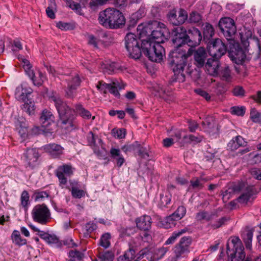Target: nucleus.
I'll use <instances>...</instances> for the list:
<instances>
[{"mask_svg": "<svg viewBox=\"0 0 261 261\" xmlns=\"http://www.w3.org/2000/svg\"><path fill=\"white\" fill-rule=\"evenodd\" d=\"M172 41L175 48L170 53L168 62L176 76V80L179 82H184L186 76L193 78V74H197V70L190 60L191 48L189 49V54L180 48L187 44V34L186 30L182 28L175 29Z\"/></svg>", "mask_w": 261, "mask_h": 261, "instance_id": "f257e3e1", "label": "nucleus"}, {"mask_svg": "<svg viewBox=\"0 0 261 261\" xmlns=\"http://www.w3.org/2000/svg\"><path fill=\"white\" fill-rule=\"evenodd\" d=\"M169 35L168 30L165 25L158 22L156 30L152 31L146 39L142 40V52L150 61L155 62L162 61L165 54V50L161 43L167 40Z\"/></svg>", "mask_w": 261, "mask_h": 261, "instance_id": "f03ea898", "label": "nucleus"}, {"mask_svg": "<svg viewBox=\"0 0 261 261\" xmlns=\"http://www.w3.org/2000/svg\"><path fill=\"white\" fill-rule=\"evenodd\" d=\"M49 99L51 101L54 102L59 114V121L62 124V126H65V128L67 129H72L74 126V110L70 108L57 95L51 96Z\"/></svg>", "mask_w": 261, "mask_h": 261, "instance_id": "7ed1b4c3", "label": "nucleus"}, {"mask_svg": "<svg viewBox=\"0 0 261 261\" xmlns=\"http://www.w3.org/2000/svg\"><path fill=\"white\" fill-rule=\"evenodd\" d=\"M99 22L106 28L116 29L124 25L125 19L119 10L107 8L99 14Z\"/></svg>", "mask_w": 261, "mask_h": 261, "instance_id": "20e7f679", "label": "nucleus"}, {"mask_svg": "<svg viewBox=\"0 0 261 261\" xmlns=\"http://www.w3.org/2000/svg\"><path fill=\"white\" fill-rule=\"evenodd\" d=\"M124 40L125 48L129 57L135 59H139L142 49L139 45L136 35L133 33H128L125 36Z\"/></svg>", "mask_w": 261, "mask_h": 261, "instance_id": "39448f33", "label": "nucleus"}, {"mask_svg": "<svg viewBox=\"0 0 261 261\" xmlns=\"http://www.w3.org/2000/svg\"><path fill=\"white\" fill-rule=\"evenodd\" d=\"M126 84L121 80L113 79L111 83H106L103 81H99V90L103 91L106 93L109 91L111 94L118 98H120V94L118 90L124 89Z\"/></svg>", "mask_w": 261, "mask_h": 261, "instance_id": "423d86ee", "label": "nucleus"}, {"mask_svg": "<svg viewBox=\"0 0 261 261\" xmlns=\"http://www.w3.org/2000/svg\"><path fill=\"white\" fill-rule=\"evenodd\" d=\"M227 51V47L222 41L217 38L208 43V51L213 58L219 60Z\"/></svg>", "mask_w": 261, "mask_h": 261, "instance_id": "0eeeda50", "label": "nucleus"}, {"mask_svg": "<svg viewBox=\"0 0 261 261\" xmlns=\"http://www.w3.org/2000/svg\"><path fill=\"white\" fill-rule=\"evenodd\" d=\"M219 27L228 41H233V36L237 30L232 19L230 17L221 18L219 22Z\"/></svg>", "mask_w": 261, "mask_h": 261, "instance_id": "6e6552de", "label": "nucleus"}, {"mask_svg": "<svg viewBox=\"0 0 261 261\" xmlns=\"http://www.w3.org/2000/svg\"><path fill=\"white\" fill-rule=\"evenodd\" d=\"M234 192H242L241 195L238 197V200L240 203H247L255 194L254 188L248 186L247 184L241 182L235 185L233 187Z\"/></svg>", "mask_w": 261, "mask_h": 261, "instance_id": "1a4fd4ad", "label": "nucleus"}, {"mask_svg": "<svg viewBox=\"0 0 261 261\" xmlns=\"http://www.w3.org/2000/svg\"><path fill=\"white\" fill-rule=\"evenodd\" d=\"M39 154L36 148H28L21 157L24 166L29 169H34L38 165Z\"/></svg>", "mask_w": 261, "mask_h": 261, "instance_id": "9d476101", "label": "nucleus"}, {"mask_svg": "<svg viewBox=\"0 0 261 261\" xmlns=\"http://www.w3.org/2000/svg\"><path fill=\"white\" fill-rule=\"evenodd\" d=\"M34 221L41 224H46L50 217L49 210L45 204L36 205L32 212Z\"/></svg>", "mask_w": 261, "mask_h": 261, "instance_id": "9b49d317", "label": "nucleus"}, {"mask_svg": "<svg viewBox=\"0 0 261 261\" xmlns=\"http://www.w3.org/2000/svg\"><path fill=\"white\" fill-rule=\"evenodd\" d=\"M228 56L232 61L237 64H242L246 59L244 50L240 47L238 43L230 41Z\"/></svg>", "mask_w": 261, "mask_h": 261, "instance_id": "f8f14e48", "label": "nucleus"}, {"mask_svg": "<svg viewBox=\"0 0 261 261\" xmlns=\"http://www.w3.org/2000/svg\"><path fill=\"white\" fill-rule=\"evenodd\" d=\"M255 230L257 232L256 238L259 246H261V223L258 227L254 229H246L242 233L241 237L245 245L246 248L248 250L252 249V242L253 231Z\"/></svg>", "mask_w": 261, "mask_h": 261, "instance_id": "ddd939ff", "label": "nucleus"}, {"mask_svg": "<svg viewBox=\"0 0 261 261\" xmlns=\"http://www.w3.org/2000/svg\"><path fill=\"white\" fill-rule=\"evenodd\" d=\"M169 250L168 247H163L158 249L145 248L141 250V255L146 256L149 261H158L163 257Z\"/></svg>", "mask_w": 261, "mask_h": 261, "instance_id": "4468645a", "label": "nucleus"}, {"mask_svg": "<svg viewBox=\"0 0 261 261\" xmlns=\"http://www.w3.org/2000/svg\"><path fill=\"white\" fill-rule=\"evenodd\" d=\"M73 168L70 165L65 164L58 167L56 175L58 177L60 185H65L67 182V177L73 174Z\"/></svg>", "mask_w": 261, "mask_h": 261, "instance_id": "2eb2a0df", "label": "nucleus"}, {"mask_svg": "<svg viewBox=\"0 0 261 261\" xmlns=\"http://www.w3.org/2000/svg\"><path fill=\"white\" fill-rule=\"evenodd\" d=\"M40 123L45 130L50 132L53 130L51 125L55 123V116L50 111L44 109L41 114Z\"/></svg>", "mask_w": 261, "mask_h": 261, "instance_id": "dca6fc26", "label": "nucleus"}, {"mask_svg": "<svg viewBox=\"0 0 261 261\" xmlns=\"http://www.w3.org/2000/svg\"><path fill=\"white\" fill-rule=\"evenodd\" d=\"M241 250H236L231 251L229 247L228 244H227V254L228 256V259L230 261H254V258L249 256H246L244 249Z\"/></svg>", "mask_w": 261, "mask_h": 261, "instance_id": "f3484780", "label": "nucleus"}, {"mask_svg": "<svg viewBox=\"0 0 261 261\" xmlns=\"http://www.w3.org/2000/svg\"><path fill=\"white\" fill-rule=\"evenodd\" d=\"M65 81L67 83L66 94L69 97H72L74 96L77 87L80 86L81 80L78 75L75 74L72 76H67Z\"/></svg>", "mask_w": 261, "mask_h": 261, "instance_id": "a211bd4d", "label": "nucleus"}, {"mask_svg": "<svg viewBox=\"0 0 261 261\" xmlns=\"http://www.w3.org/2000/svg\"><path fill=\"white\" fill-rule=\"evenodd\" d=\"M202 36L199 30L193 28L188 31L187 34V45L191 47L196 46L200 43Z\"/></svg>", "mask_w": 261, "mask_h": 261, "instance_id": "6ab92c4d", "label": "nucleus"}, {"mask_svg": "<svg viewBox=\"0 0 261 261\" xmlns=\"http://www.w3.org/2000/svg\"><path fill=\"white\" fill-rule=\"evenodd\" d=\"M187 13L184 10L181 9L177 15L174 11H171L168 14L169 21L174 25H179L184 23L187 19Z\"/></svg>", "mask_w": 261, "mask_h": 261, "instance_id": "aec40b11", "label": "nucleus"}, {"mask_svg": "<svg viewBox=\"0 0 261 261\" xmlns=\"http://www.w3.org/2000/svg\"><path fill=\"white\" fill-rule=\"evenodd\" d=\"M44 150L48 152L49 155L54 158H59L63 154V148L60 145L53 144H48L44 146Z\"/></svg>", "mask_w": 261, "mask_h": 261, "instance_id": "412c9836", "label": "nucleus"}, {"mask_svg": "<svg viewBox=\"0 0 261 261\" xmlns=\"http://www.w3.org/2000/svg\"><path fill=\"white\" fill-rule=\"evenodd\" d=\"M202 125L205 130L212 134L218 133V127L217 122L213 117H207L202 121Z\"/></svg>", "mask_w": 261, "mask_h": 261, "instance_id": "4be33fe9", "label": "nucleus"}, {"mask_svg": "<svg viewBox=\"0 0 261 261\" xmlns=\"http://www.w3.org/2000/svg\"><path fill=\"white\" fill-rule=\"evenodd\" d=\"M151 222V218L148 215H144L136 219L137 227L144 231H147L150 228Z\"/></svg>", "mask_w": 261, "mask_h": 261, "instance_id": "5701e85b", "label": "nucleus"}, {"mask_svg": "<svg viewBox=\"0 0 261 261\" xmlns=\"http://www.w3.org/2000/svg\"><path fill=\"white\" fill-rule=\"evenodd\" d=\"M195 64L198 67H201L205 64L207 57L206 53L203 47H199L194 53Z\"/></svg>", "mask_w": 261, "mask_h": 261, "instance_id": "b1692460", "label": "nucleus"}, {"mask_svg": "<svg viewBox=\"0 0 261 261\" xmlns=\"http://www.w3.org/2000/svg\"><path fill=\"white\" fill-rule=\"evenodd\" d=\"M218 60L209 59L207 60L205 67L207 73L211 75L215 76L218 74L219 63Z\"/></svg>", "mask_w": 261, "mask_h": 261, "instance_id": "393cba45", "label": "nucleus"}, {"mask_svg": "<svg viewBox=\"0 0 261 261\" xmlns=\"http://www.w3.org/2000/svg\"><path fill=\"white\" fill-rule=\"evenodd\" d=\"M100 69L104 73L112 74L119 69L118 64L110 61H102L100 63Z\"/></svg>", "mask_w": 261, "mask_h": 261, "instance_id": "a878e982", "label": "nucleus"}, {"mask_svg": "<svg viewBox=\"0 0 261 261\" xmlns=\"http://www.w3.org/2000/svg\"><path fill=\"white\" fill-rule=\"evenodd\" d=\"M247 142L245 141L244 138L241 136H237L232 138L228 143V149L234 151L239 148L240 147L244 146L246 145Z\"/></svg>", "mask_w": 261, "mask_h": 261, "instance_id": "bb28decb", "label": "nucleus"}, {"mask_svg": "<svg viewBox=\"0 0 261 261\" xmlns=\"http://www.w3.org/2000/svg\"><path fill=\"white\" fill-rule=\"evenodd\" d=\"M111 158L115 161L117 166L120 167L125 162V159L121 154L120 150L112 147L110 150Z\"/></svg>", "mask_w": 261, "mask_h": 261, "instance_id": "cd10ccee", "label": "nucleus"}, {"mask_svg": "<svg viewBox=\"0 0 261 261\" xmlns=\"http://www.w3.org/2000/svg\"><path fill=\"white\" fill-rule=\"evenodd\" d=\"M218 75H219L221 80L226 82H230L232 79L231 70L227 65H225L221 67L218 72Z\"/></svg>", "mask_w": 261, "mask_h": 261, "instance_id": "c85d7f7f", "label": "nucleus"}, {"mask_svg": "<svg viewBox=\"0 0 261 261\" xmlns=\"http://www.w3.org/2000/svg\"><path fill=\"white\" fill-rule=\"evenodd\" d=\"M217 213L211 212L208 213L206 211H200L196 213L195 218L197 221H200L202 220H205L209 221L216 217H217Z\"/></svg>", "mask_w": 261, "mask_h": 261, "instance_id": "c756f323", "label": "nucleus"}, {"mask_svg": "<svg viewBox=\"0 0 261 261\" xmlns=\"http://www.w3.org/2000/svg\"><path fill=\"white\" fill-rule=\"evenodd\" d=\"M12 242L16 245L22 246L27 244L26 239H22L19 231L15 230L11 234Z\"/></svg>", "mask_w": 261, "mask_h": 261, "instance_id": "7c9ffc66", "label": "nucleus"}, {"mask_svg": "<svg viewBox=\"0 0 261 261\" xmlns=\"http://www.w3.org/2000/svg\"><path fill=\"white\" fill-rule=\"evenodd\" d=\"M30 204L29 194L27 191L24 190L21 194L20 205L23 208L25 211H27Z\"/></svg>", "mask_w": 261, "mask_h": 261, "instance_id": "2f4dec72", "label": "nucleus"}, {"mask_svg": "<svg viewBox=\"0 0 261 261\" xmlns=\"http://www.w3.org/2000/svg\"><path fill=\"white\" fill-rule=\"evenodd\" d=\"M188 230V228L185 227L180 230L174 231L172 236L167 239L165 244L169 245L173 244L178 237L187 232Z\"/></svg>", "mask_w": 261, "mask_h": 261, "instance_id": "473e14b6", "label": "nucleus"}, {"mask_svg": "<svg viewBox=\"0 0 261 261\" xmlns=\"http://www.w3.org/2000/svg\"><path fill=\"white\" fill-rule=\"evenodd\" d=\"M97 228V225L93 222L87 223L82 229V232L84 237L87 238L89 234Z\"/></svg>", "mask_w": 261, "mask_h": 261, "instance_id": "72a5a7b5", "label": "nucleus"}, {"mask_svg": "<svg viewBox=\"0 0 261 261\" xmlns=\"http://www.w3.org/2000/svg\"><path fill=\"white\" fill-rule=\"evenodd\" d=\"M171 200V195L170 194L164 195L160 194V199L158 203V206L162 210L167 207V205L170 203Z\"/></svg>", "mask_w": 261, "mask_h": 261, "instance_id": "f704fd0d", "label": "nucleus"}, {"mask_svg": "<svg viewBox=\"0 0 261 261\" xmlns=\"http://www.w3.org/2000/svg\"><path fill=\"white\" fill-rule=\"evenodd\" d=\"M75 111L83 119H88L91 118V114L90 112L86 110L82 105H77L75 106Z\"/></svg>", "mask_w": 261, "mask_h": 261, "instance_id": "c9c22d12", "label": "nucleus"}, {"mask_svg": "<svg viewBox=\"0 0 261 261\" xmlns=\"http://www.w3.org/2000/svg\"><path fill=\"white\" fill-rule=\"evenodd\" d=\"M204 39L209 40L214 34V30L213 26L210 23H206L203 28Z\"/></svg>", "mask_w": 261, "mask_h": 261, "instance_id": "e433bc0d", "label": "nucleus"}, {"mask_svg": "<svg viewBox=\"0 0 261 261\" xmlns=\"http://www.w3.org/2000/svg\"><path fill=\"white\" fill-rule=\"evenodd\" d=\"M190 252L189 249H187L180 244H177L174 247V253L177 258L184 256Z\"/></svg>", "mask_w": 261, "mask_h": 261, "instance_id": "4c0bfd02", "label": "nucleus"}, {"mask_svg": "<svg viewBox=\"0 0 261 261\" xmlns=\"http://www.w3.org/2000/svg\"><path fill=\"white\" fill-rule=\"evenodd\" d=\"M46 80V76L40 71H38L37 75H35V77L33 78L32 82L34 85L40 86L42 85L43 82Z\"/></svg>", "mask_w": 261, "mask_h": 261, "instance_id": "58836bf2", "label": "nucleus"}, {"mask_svg": "<svg viewBox=\"0 0 261 261\" xmlns=\"http://www.w3.org/2000/svg\"><path fill=\"white\" fill-rule=\"evenodd\" d=\"M67 5L76 13L82 15V8L80 3L74 2L73 0H67Z\"/></svg>", "mask_w": 261, "mask_h": 261, "instance_id": "ea45409f", "label": "nucleus"}, {"mask_svg": "<svg viewBox=\"0 0 261 261\" xmlns=\"http://www.w3.org/2000/svg\"><path fill=\"white\" fill-rule=\"evenodd\" d=\"M110 233L107 232L102 235L100 238L99 244L105 248H108L110 245Z\"/></svg>", "mask_w": 261, "mask_h": 261, "instance_id": "a19ab883", "label": "nucleus"}, {"mask_svg": "<svg viewBox=\"0 0 261 261\" xmlns=\"http://www.w3.org/2000/svg\"><path fill=\"white\" fill-rule=\"evenodd\" d=\"M87 141L88 145L92 148L95 153H98L97 151V146L95 144V140L94 134L92 132H90L87 136Z\"/></svg>", "mask_w": 261, "mask_h": 261, "instance_id": "79ce46f5", "label": "nucleus"}, {"mask_svg": "<svg viewBox=\"0 0 261 261\" xmlns=\"http://www.w3.org/2000/svg\"><path fill=\"white\" fill-rule=\"evenodd\" d=\"M140 147V144L138 142H135L131 144H126L123 146L121 148L122 151L125 153H127L129 152H131L137 150Z\"/></svg>", "mask_w": 261, "mask_h": 261, "instance_id": "37998d69", "label": "nucleus"}, {"mask_svg": "<svg viewBox=\"0 0 261 261\" xmlns=\"http://www.w3.org/2000/svg\"><path fill=\"white\" fill-rule=\"evenodd\" d=\"M16 98L19 101H25L28 99L26 95L23 91V88L18 86L16 88L15 93Z\"/></svg>", "mask_w": 261, "mask_h": 261, "instance_id": "c03bdc74", "label": "nucleus"}, {"mask_svg": "<svg viewBox=\"0 0 261 261\" xmlns=\"http://www.w3.org/2000/svg\"><path fill=\"white\" fill-rule=\"evenodd\" d=\"M136 231V229L134 227H121L120 228L119 231L120 235L122 237L124 236H129L133 234Z\"/></svg>", "mask_w": 261, "mask_h": 261, "instance_id": "a18cd8bd", "label": "nucleus"}, {"mask_svg": "<svg viewBox=\"0 0 261 261\" xmlns=\"http://www.w3.org/2000/svg\"><path fill=\"white\" fill-rule=\"evenodd\" d=\"M112 135L118 139L124 138L126 135V130L124 128H114L112 130Z\"/></svg>", "mask_w": 261, "mask_h": 261, "instance_id": "49530a36", "label": "nucleus"}, {"mask_svg": "<svg viewBox=\"0 0 261 261\" xmlns=\"http://www.w3.org/2000/svg\"><path fill=\"white\" fill-rule=\"evenodd\" d=\"M229 220L228 217H223L219 219H218L217 221L215 222L214 223H212L211 224V226L214 229H217L219 228L223 225H224L227 222V221Z\"/></svg>", "mask_w": 261, "mask_h": 261, "instance_id": "de8ad7c7", "label": "nucleus"}, {"mask_svg": "<svg viewBox=\"0 0 261 261\" xmlns=\"http://www.w3.org/2000/svg\"><path fill=\"white\" fill-rule=\"evenodd\" d=\"M250 118L254 122H261V113L257 111L254 108L250 111Z\"/></svg>", "mask_w": 261, "mask_h": 261, "instance_id": "09e8293b", "label": "nucleus"}, {"mask_svg": "<svg viewBox=\"0 0 261 261\" xmlns=\"http://www.w3.org/2000/svg\"><path fill=\"white\" fill-rule=\"evenodd\" d=\"M231 113L237 116H243L245 112V108L244 107L234 106L231 108Z\"/></svg>", "mask_w": 261, "mask_h": 261, "instance_id": "8fccbe9b", "label": "nucleus"}, {"mask_svg": "<svg viewBox=\"0 0 261 261\" xmlns=\"http://www.w3.org/2000/svg\"><path fill=\"white\" fill-rule=\"evenodd\" d=\"M190 187H192L193 189L200 190L201 189L203 186L201 182V180L198 178H194L190 181Z\"/></svg>", "mask_w": 261, "mask_h": 261, "instance_id": "3c124183", "label": "nucleus"}, {"mask_svg": "<svg viewBox=\"0 0 261 261\" xmlns=\"http://www.w3.org/2000/svg\"><path fill=\"white\" fill-rule=\"evenodd\" d=\"M18 133L22 138H25L28 136V127L25 123H20L19 127H17Z\"/></svg>", "mask_w": 261, "mask_h": 261, "instance_id": "603ef678", "label": "nucleus"}, {"mask_svg": "<svg viewBox=\"0 0 261 261\" xmlns=\"http://www.w3.org/2000/svg\"><path fill=\"white\" fill-rule=\"evenodd\" d=\"M231 243L233 244L234 251H240L241 250L240 249H243L244 248L242 243L239 237L233 238L231 240Z\"/></svg>", "mask_w": 261, "mask_h": 261, "instance_id": "864d4df0", "label": "nucleus"}, {"mask_svg": "<svg viewBox=\"0 0 261 261\" xmlns=\"http://www.w3.org/2000/svg\"><path fill=\"white\" fill-rule=\"evenodd\" d=\"M35 201H42L45 198L49 197L48 194L45 191H36L34 194Z\"/></svg>", "mask_w": 261, "mask_h": 261, "instance_id": "5fc2aeb1", "label": "nucleus"}, {"mask_svg": "<svg viewBox=\"0 0 261 261\" xmlns=\"http://www.w3.org/2000/svg\"><path fill=\"white\" fill-rule=\"evenodd\" d=\"M136 251L133 247H129V249L126 250L123 256L129 261H132L135 258Z\"/></svg>", "mask_w": 261, "mask_h": 261, "instance_id": "6e6d98bb", "label": "nucleus"}, {"mask_svg": "<svg viewBox=\"0 0 261 261\" xmlns=\"http://www.w3.org/2000/svg\"><path fill=\"white\" fill-rule=\"evenodd\" d=\"M71 193L73 197L75 198H81L85 195V192L83 190H80L76 187H72L71 189Z\"/></svg>", "mask_w": 261, "mask_h": 261, "instance_id": "4d7b16f0", "label": "nucleus"}, {"mask_svg": "<svg viewBox=\"0 0 261 261\" xmlns=\"http://www.w3.org/2000/svg\"><path fill=\"white\" fill-rule=\"evenodd\" d=\"M99 258L101 261H113L114 259V254L113 252L107 251L101 255H99Z\"/></svg>", "mask_w": 261, "mask_h": 261, "instance_id": "13d9d810", "label": "nucleus"}, {"mask_svg": "<svg viewBox=\"0 0 261 261\" xmlns=\"http://www.w3.org/2000/svg\"><path fill=\"white\" fill-rule=\"evenodd\" d=\"M201 20V15L197 12H192L189 16V21L191 23H198Z\"/></svg>", "mask_w": 261, "mask_h": 261, "instance_id": "bf43d9fd", "label": "nucleus"}, {"mask_svg": "<svg viewBox=\"0 0 261 261\" xmlns=\"http://www.w3.org/2000/svg\"><path fill=\"white\" fill-rule=\"evenodd\" d=\"M22 109L30 115L34 113V106L31 102L30 103H24V104L23 105Z\"/></svg>", "mask_w": 261, "mask_h": 261, "instance_id": "052dcab7", "label": "nucleus"}, {"mask_svg": "<svg viewBox=\"0 0 261 261\" xmlns=\"http://www.w3.org/2000/svg\"><path fill=\"white\" fill-rule=\"evenodd\" d=\"M191 242L192 239L191 237H184L180 239L178 244H180V245L187 248V249H189V246L191 244Z\"/></svg>", "mask_w": 261, "mask_h": 261, "instance_id": "680f3d73", "label": "nucleus"}, {"mask_svg": "<svg viewBox=\"0 0 261 261\" xmlns=\"http://www.w3.org/2000/svg\"><path fill=\"white\" fill-rule=\"evenodd\" d=\"M186 211V207L184 206L181 205L178 207L174 213L176 216H177L176 217L177 219H181L185 216Z\"/></svg>", "mask_w": 261, "mask_h": 261, "instance_id": "e2e57ef3", "label": "nucleus"}, {"mask_svg": "<svg viewBox=\"0 0 261 261\" xmlns=\"http://www.w3.org/2000/svg\"><path fill=\"white\" fill-rule=\"evenodd\" d=\"M69 256L71 258H74L75 259H76L77 260L80 261L82 259L83 257V254L77 250H72L69 252Z\"/></svg>", "mask_w": 261, "mask_h": 261, "instance_id": "0e129e2a", "label": "nucleus"}, {"mask_svg": "<svg viewBox=\"0 0 261 261\" xmlns=\"http://www.w3.org/2000/svg\"><path fill=\"white\" fill-rule=\"evenodd\" d=\"M57 27L62 30H69L72 29L71 25L69 23L60 21L57 23Z\"/></svg>", "mask_w": 261, "mask_h": 261, "instance_id": "69168bd1", "label": "nucleus"}, {"mask_svg": "<svg viewBox=\"0 0 261 261\" xmlns=\"http://www.w3.org/2000/svg\"><path fill=\"white\" fill-rule=\"evenodd\" d=\"M138 239H141L142 242L145 243L149 242L151 239V237L150 234L146 232V231H144L139 235Z\"/></svg>", "mask_w": 261, "mask_h": 261, "instance_id": "338daca9", "label": "nucleus"}, {"mask_svg": "<svg viewBox=\"0 0 261 261\" xmlns=\"http://www.w3.org/2000/svg\"><path fill=\"white\" fill-rule=\"evenodd\" d=\"M100 35L102 39L100 40L101 43L103 44L104 46H108L110 43V37L103 32L101 33Z\"/></svg>", "mask_w": 261, "mask_h": 261, "instance_id": "774afa93", "label": "nucleus"}]
</instances>
